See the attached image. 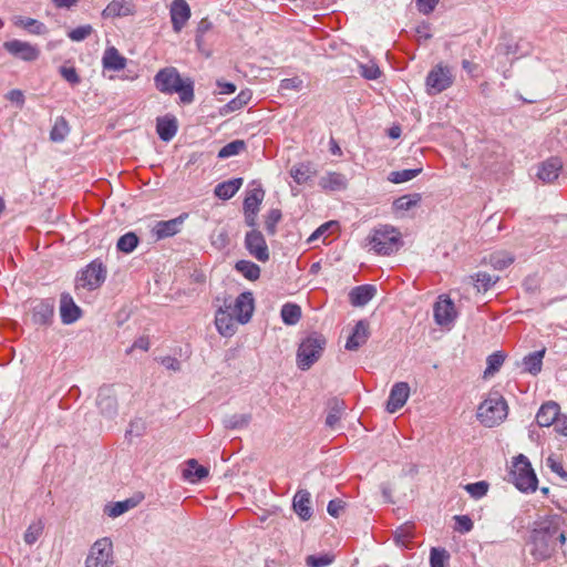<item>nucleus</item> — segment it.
<instances>
[{
  "label": "nucleus",
  "instance_id": "1",
  "mask_svg": "<svg viewBox=\"0 0 567 567\" xmlns=\"http://www.w3.org/2000/svg\"><path fill=\"white\" fill-rule=\"evenodd\" d=\"M561 517L558 515L547 516L536 522L530 532V555L535 560L544 561L550 558L556 551V540L560 545L566 543L565 533L560 530Z\"/></svg>",
  "mask_w": 567,
  "mask_h": 567
},
{
  "label": "nucleus",
  "instance_id": "2",
  "mask_svg": "<svg viewBox=\"0 0 567 567\" xmlns=\"http://www.w3.org/2000/svg\"><path fill=\"white\" fill-rule=\"evenodd\" d=\"M248 291L241 292L235 301L225 299L224 305L219 307L215 316V326L223 337L235 334L239 323L248 322Z\"/></svg>",
  "mask_w": 567,
  "mask_h": 567
},
{
  "label": "nucleus",
  "instance_id": "3",
  "mask_svg": "<svg viewBox=\"0 0 567 567\" xmlns=\"http://www.w3.org/2000/svg\"><path fill=\"white\" fill-rule=\"evenodd\" d=\"M155 87L164 94H178L183 104L194 101V82L190 78H182L174 66L161 69L154 76Z\"/></svg>",
  "mask_w": 567,
  "mask_h": 567
},
{
  "label": "nucleus",
  "instance_id": "4",
  "mask_svg": "<svg viewBox=\"0 0 567 567\" xmlns=\"http://www.w3.org/2000/svg\"><path fill=\"white\" fill-rule=\"evenodd\" d=\"M508 414V405L506 400L498 392H492L478 405L477 419L487 427L499 425Z\"/></svg>",
  "mask_w": 567,
  "mask_h": 567
},
{
  "label": "nucleus",
  "instance_id": "5",
  "mask_svg": "<svg viewBox=\"0 0 567 567\" xmlns=\"http://www.w3.org/2000/svg\"><path fill=\"white\" fill-rule=\"evenodd\" d=\"M368 243L378 255L389 256L402 246L401 233L392 226L383 225L371 233Z\"/></svg>",
  "mask_w": 567,
  "mask_h": 567
},
{
  "label": "nucleus",
  "instance_id": "6",
  "mask_svg": "<svg viewBox=\"0 0 567 567\" xmlns=\"http://www.w3.org/2000/svg\"><path fill=\"white\" fill-rule=\"evenodd\" d=\"M327 344L326 338L319 332H311L299 344L297 364L301 370L310 369L321 357Z\"/></svg>",
  "mask_w": 567,
  "mask_h": 567
},
{
  "label": "nucleus",
  "instance_id": "7",
  "mask_svg": "<svg viewBox=\"0 0 567 567\" xmlns=\"http://www.w3.org/2000/svg\"><path fill=\"white\" fill-rule=\"evenodd\" d=\"M509 476L513 484L520 492L532 493L537 489V476L529 460L523 454L514 458Z\"/></svg>",
  "mask_w": 567,
  "mask_h": 567
},
{
  "label": "nucleus",
  "instance_id": "8",
  "mask_svg": "<svg viewBox=\"0 0 567 567\" xmlns=\"http://www.w3.org/2000/svg\"><path fill=\"white\" fill-rule=\"evenodd\" d=\"M454 75L452 69L441 63L430 70L425 79L426 92L429 95H436L452 86Z\"/></svg>",
  "mask_w": 567,
  "mask_h": 567
},
{
  "label": "nucleus",
  "instance_id": "9",
  "mask_svg": "<svg viewBox=\"0 0 567 567\" xmlns=\"http://www.w3.org/2000/svg\"><path fill=\"white\" fill-rule=\"evenodd\" d=\"M106 274L107 270L103 262L97 259L93 260L79 274L76 278V289H97L105 281Z\"/></svg>",
  "mask_w": 567,
  "mask_h": 567
},
{
  "label": "nucleus",
  "instance_id": "10",
  "mask_svg": "<svg viewBox=\"0 0 567 567\" xmlns=\"http://www.w3.org/2000/svg\"><path fill=\"white\" fill-rule=\"evenodd\" d=\"M113 545L109 538L97 539L85 559V567H111L113 565Z\"/></svg>",
  "mask_w": 567,
  "mask_h": 567
},
{
  "label": "nucleus",
  "instance_id": "11",
  "mask_svg": "<svg viewBox=\"0 0 567 567\" xmlns=\"http://www.w3.org/2000/svg\"><path fill=\"white\" fill-rule=\"evenodd\" d=\"M4 50L14 58L25 62H32L39 59L40 50L37 45L21 40H9L3 43Z\"/></svg>",
  "mask_w": 567,
  "mask_h": 567
},
{
  "label": "nucleus",
  "instance_id": "12",
  "mask_svg": "<svg viewBox=\"0 0 567 567\" xmlns=\"http://www.w3.org/2000/svg\"><path fill=\"white\" fill-rule=\"evenodd\" d=\"M96 405L100 413L106 419H113L117 415V399L113 388H100L96 398Z\"/></svg>",
  "mask_w": 567,
  "mask_h": 567
},
{
  "label": "nucleus",
  "instance_id": "13",
  "mask_svg": "<svg viewBox=\"0 0 567 567\" xmlns=\"http://www.w3.org/2000/svg\"><path fill=\"white\" fill-rule=\"evenodd\" d=\"M54 300L51 298L38 300L32 307V321L38 326H50L54 317Z\"/></svg>",
  "mask_w": 567,
  "mask_h": 567
},
{
  "label": "nucleus",
  "instance_id": "14",
  "mask_svg": "<svg viewBox=\"0 0 567 567\" xmlns=\"http://www.w3.org/2000/svg\"><path fill=\"white\" fill-rule=\"evenodd\" d=\"M410 396V385L406 382H396L392 385L386 401V411L395 413L404 406Z\"/></svg>",
  "mask_w": 567,
  "mask_h": 567
},
{
  "label": "nucleus",
  "instance_id": "15",
  "mask_svg": "<svg viewBox=\"0 0 567 567\" xmlns=\"http://www.w3.org/2000/svg\"><path fill=\"white\" fill-rule=\"evenodd\" d=\"M187 214H181L176 218L169 220H161L153 227V234L157 239L172 237L181 231V227L187 218Z\"/></svg>",
  "mask_w": 567,
  "mask_h": 567
},
{
  "label": "nucleus",
  "instance_id": "16",
  "mask_svg": "<svg viewBox=\"0 0 567 567\" xmlns=\"http://www.w3.org/2000/svg\"><path fill=\"white\" fill-rule=\"evenodd\" d=\"M434 319L439 326H447L456 318L455 306L450 298L440 297L434 305Z\"/></svg>",
  "mask_w": 567,
  "mask_h": 567
},
{
  "label": "nucleus",
  "instance_id": "17",
  "mask_svg": "<svg viewBox=\"0 0 567 567\" xmlns=\"http://www.w3.org/2000/svg\"><path fill=\"white\" fill-rule=\"evenodd\" d=\"M82 310L75 305L72 296L68 292L61 293L60 297V317L64 324H72L80 319Z\"/></svg>",
  "mask_w": 567,
  "mask_h": 567
},
{
  "label": "nucleus",
  "instance_id": "18",
  "mask_svg": "<svg viewBox=\"0 0 567 567\" xmlns=\"http://www.w3.org/2000/svg\"><path fill=\"white\" fill-rule=\"evenodd\" d=\"M370 337V324L365 319L359 320L352 333L349 336L346 342V349L349 351H357L362 347Z\"/></svg>",
  "mask_w": 567,
  "mask_h": 567
},
{
  "label": "nucleus",
  "instance_id": "19",
  "mask_svg": "<svg viewBox=\"0 0 567 567\" xmlns=\"http://www.w3.org/2000/svg\"><path fill=\"white\" fill-rule=\"evenodd\" d=\"M190 18V8L185 0H174L171 6V20L173 30L181 32Z\"/></svg>",
  "mask_w": 567,
  "mask_h": 567
},
{
  "label": "nucleus",
  "instance_id": "20",
  "mask_svg": "<svg viewBox=\"0 0 567 567\" xmlns=\"http://www.w3.org/2000/svg\"><path fill=\"white\" fill-rule=\"evenodd\" d=\"M560 415V406L555 401L543 403L536 414V422L540 427L553 425Z\"/></svg>",
  "mask_w": 567,
  "mask_h": 567
},
{
  "label": "nucleus",
  "instance_id": "21",
  "mask_svg": "<svg viewBox=\"0 0 567 567\" xmlns=\"http://www.w3.org/2000/svg\"><path fill=\"white\" fill-rule=\"evenodd\" d=\"M178 131V121L175 115L166 114L156 120V132L163 142H169Z\"/></svg>",
  "mask_w": 567,
  "mask_h": 567
},
{
  "label": "nucleus",
  "instance_id": "22",
  "mask_svg": "<svg viewBox=\"0 0 567 567\" xmlns=\"http://www.w3.org/2000/svg\"><path fill=\"white\" fill-rule=\"evenodd\" d=\"M292 507L300 519H310L312 516L310 493L306 489H299L293 496Z\"/></svg>",
  "mask_w": 567,
  "mask_h": 567
},
{
  "label": "nucleus",
  "instance_id": "23",
  "mask_svg": "<svg viewBox=\"0 0 567 567\" xmlns=\"http://www.w3.org/2000/svg\"><path fill=\"white\" fill-rule=\"evenodd\" d=\"M135 13L132 0H112L102 11L103 18L127 17Z\"/></svg>",
  "mask_w": 567,
  "mask_h": 567
},
{
  "label": "nucleus",
  "instance_id": "24",
  "mask_svg": "<svg viewBox=\"0 0 567 567\" xmlns=\"http://www.w3.org/2000/svg\"><path fill=\"white\" fill-rule=\"evenodd\" d=\"M250 256L266 262L269 260V249L264 235L257 229H250Z\"/></svg>",
  "mask_w": 567,
  "mask_h": 567
},
{
  "label": "nucleus",
  "instance_id": "25",
  "mask_svg": "<svg viewBox=\"0 0 567 567\" xmlns=\"http://www.w3.org/2000/svg\"><path fill=\"white\" fill-rule=\"evenodd\" d=\"M318 185L326 192H339L347 188L348 179L341 173L328 172L320 177Z\"/></svg>",
  "mask_w": 567,
  "mask_h": 567
},
{
  "label": "nucleus",
  "instance_id": "26",
  "mask_svg": "<svg viewBox=\"0 0 567 567\" xmlns=\"http://www.w3.org/2000/svg\"><path fill=\"white\" fill-rule=\"evenodd\" d=\"M561 168V159L558 157H550L542 163L537 176L545 183H551L558 178Z\"/></svg>",
  "mask_w": 567,
  "mask_h": 567
},
{
  "label": "nucleus",
  "instance_id": "27",
  "mask_svg": "<svg viewBox=\"0 0 567 567\" xmlns=\"http://www.w3.org/2000/svg\"><path fill=\"white\" fill-rule=\"evenodd\" d=\"M377 289L372 285H361L351 289L349 299L352 306L363 307L375 296Z\"/></svg>",
  "mask_w": 567,
  "mask_h": 567
},
{
  "label": "nucleus",
  "instance_id": "28",
  "mask_svg": "<svg viewBox=\"0 0 567 567\" xmlns=\"http://www.w3.org/2000/svg\"><path fill=\"white\" fill-rule=\"evenodd\" d=\"M316 173L317 171L310 162L296 164L289 172L292 179L299 185L308 183Z\"/></svg>",
  "mask_w": 567,
  "mask_h": 567
},
{
  "label": "nucleus",
  "instance_id": "29",
  "mask_svg": "<svg viewBox=\"0 0 567 567\" xmlns=\"http://www.w3.org/2000/svg\"><path fill=\"white\" fill-rule=\"evenodd\" d=\"M208 476V470L199 465L194 458L186 462V466L183 470V478L189 483H198L203 478Z\"/></svg>",
  "mask_w": 567,
  "mask_h": 567
},
{
  "label": "nucleus",
  "instance_id": "30",
  "mask_svg": "<svg viewBox=\"0 0 567 567\" xmlns=\"http://www.w3.org/2000/svg\"><path fill=\"white\" fill-rule=\"evenodd\" d=\"M265 189L257 181L250 182V227L255 226L254 217L259 212V206L265 198Z\"/></svg>",
  "mask_w": 567,
  "mask_h": 567
},
{
  "label": "nucleus",
  "instance_id": "31",
  "mask_svg": "<svg viewBox=\"0 0 567 567\" xmlns=\"http://www.w3.org/2000/svg\"><path fill=\"white\" fill-rule=\"evenodd\" d=\"M103 68L112 71H120L126 66V58L120 54L116 48H107L102 59Z\"/></svg>",
  "mask_w": 567,
  "mask_h": 567
},
{
  "label": "nucleus",
  "instance_id": "32",
  "mask_svg": "<svg viewBox=\"0 0 567 567\" xmlns=\"http://www.w3.org/2000/svg\"><path fill=\"white\" fill-rule=\"evenodd\" d=\"M243 182L244 179L239 177L219 183L215 187L214 193L218 198L229 199L239 190L240 186L243 185Z\"/></svg>",
  "mask_w": 567,
  "mask_h": 567
},
{
  "label": "nucleus",
  "instance_id": "33",
  "mask_svg": "<svg viewBox=\"0 0 567 567\" xmlns=\"http://www.w3.org/2000/svg\"><path fill=\"white\" fill-rule=\"evenodd\" d=\"M545 355V349L539 351H534L523 359V370L524 372H528L533 375L538 374L542 371L543 367V358Z\"/></svg>",
  "mask_w": 567,
  "mask_h": 567
},
{
  "label": "nucleus",
  "instance_id": "34",
  "mask_svg": "<svg viewBox=\"0 0 567 567\" xmlns=\"http://www.w3.org/2000/svg\"><path fill=\"white\" fill-rule=\"evenodd\" d=\"M344 409L346 406L343 401L336 398L330 400L328 413L326 416V425L330 429H334L341 420Z\"/></svg>",
  "mask_w": 567,
  "mask_h": 567
},
{
  "label": "nucleus",
  "instance_id": "35",
  "mask_svg": "<svg viewBox=\"0 0 567 567\" xmlns=\"http://www.w3.org/2000/svg\"><path fill=\"white\" fill-rule=\"evenodd\" d=\"M280 317L285 324L295 326L301 319V308L297 303L287 302L281 307Z\"/></svg>",
  "mask_w": 567,
  "mask_h": 567
},
{
  "label": "nucleus",
  "instance_id": "36",
  "mask_svg": "<svg viewBox=\"0 0 567 567\" xmlns=\"http://www.w3.org/2000/svg\"><path fill=\"white\" fill-rule=\"evenodd\" d=\"M13 23L17 27L28 30L32 34H44L47 32L44 23L32 18L17 16L13 18Z\"/></svg>",
  "mask_w": 567,
  "mask_h": 567
},
{
  "label": "nucleus",
  "instance_id": "37",
  "mask_svg": "<svg viewBox=\"0 0 567 567\" xmlns=\"http://www.w3.org/2000/svg\"><path fill=\"white\" fill-rule=\"evenodd\" d=\"M137 501L134 498H127L122 502H115L112 504H109L104 508V513L112 518L118 517L122 514L126 513L127 511L134 508L137 505Z\"/></svg>",
  "mask_w": 567,
  "mask_h": 567
},
{
  "label": "nucleus",
  "instance_id": "38",
  "mask_svg": "<svg viewBox=\"0 0 567 567\" xmlns=\"http://www.w3.org/2000/svg\"><path fill=\"white\" fill-rule=\"evenodd\" d=\"M413 536V525L408 523L399 526L393 535L395 544L403 548L410 547Z\"/></svg>",
  "mask_w": 567,
  "mask_h": 567
},
{
  "label": "nucleus",
  "instance_id": "39",
  "mask_svg": "<svg viewBox=\"0 0 567 567\" xmlns=\"http://www.w3.org/2000/svg\"><path fill=\"white\" fill-rule=\"evenodd\" d=\"M43 530H44V523L41 518L32 522L28 526V528L23 535L24 543L29 546L33 545L41 537V535L43 534Z\"/></svg>",
  "mask_w": 567,
  "mask_h": 567
},
{
  "label": "nucleus",
  "instance_id": "40",
  "mask_svg": "<svg viewBox=\"0 0 567 567\" xmlns=\"http://www.w3.org/2000/svg\"><path fill=\"white\" fill-rule=\"evenodd\" d=\"M69 132L70 127L68 121L63 116H60L55 120L54 125L52 126L50 140L52 142H62L65 140Z\"/></svg>",
  "mask_w": 567,
  "mask_h": 567
},
{
  "label": "nucleus",
  "instance_id": "41",
  "mask_svg": "<svg viewBox=\"0 0 567 567\" xmlns=\"http://www.w3.org/2000/svg\"><path fill=\"white\" fill-rule=\"evenodd\" d=\"M422 172V167L419 168H411V169H402V171H394L391 172L388 176V181L393 184H402L405 182H409L416 176H419Z\"/></svg>",
  "mask_w": 567,
  "mask_h": 567
},
{
  "label": "nucleus",
  "instance_id": "42",
  "mask_svg": "<svg viewBox=\"0 0 567 567\" xmlns=\"http://www.w3.org/2000/svg\"><path fill=\"white\" fill-rule=\"evenodd\" d=\"M505 361V354L502 351H496L492 354H489L486 359V369L484 371V377H492L496 372L499 371L501 367L503 365Z\"/></svg>",
  "mask_w": 567,
  "mask_h": 567
},
{
  "label": "nucleus",
  "instance_id": "43",
  "mask_svg": "<svg viewBox=\"0 0 567 567\" xmlns=\"http://www.w3.org/2000/svg\"><path fill=\"white\" fill-rule=\"evenodd\" d=\"M138 241L137 235L128 231L118 238L116 248L122 252L130 254L137 247Z\"/></svg>",
  "mask_w": 567,
  "mask_h": 567
},
{
  "label": "nucleus",
  "instance_id": "44",
  "mask_svg": "<svg viewBox=\"0 0 567 567\" xmlns=\"http://www.w3.org/2000/svg\"><path fill=\"white\" fill-rule=\"evenodd\" d=\"M421 199L422 197L417 193L403 195L393 202V207L396 210H409L412 207L416 206L421 202Z\"/></svg>",
  "mask_w": 567,
  "mask_h": 567
},
{
  "label": "nucleus",
  "instance_id": "45",
  "mask_svg": "<svg viewBox=\"0 0 567 567\" xmlns=\"http://www.w3.org/2000/svg\"><path fill=\"white\" fill-rule=\"evenodd\" d=\"M450 554L445 548L433 547L430 551L431 567H446Z\"/></svg>",
  "mask_w": 567,
  "mask_h": 567
},
{
  "label": "nucleus",
  "instance_id": "46",
  "mask_svg": "<svg viewBox=\"0 0 567 567\" xmlns=\"http://www.w3.org/2000/svg\"><path fill=\"white\" fill-rule=\"evenodd\" d=\"M282 214L278 208L270 209L265 216V229L269 236L277 233V225L281 220Z\"/></svg>",
  "mask_w": 567,
  "mask_h": 567
},
{
  "label": "nucleus",
  "instance_id": "47",
  "mask_svg": "<svg viewBox=\"0 0 567 567\" xmlns=\"http://www.w3.org/2000/svg\"><path fill=\"white\" fill-rule=\"evenodd\" d=\"M245 142L240 140L233 141L225 146H223L218 152L219 158H228L230 156L239 154V152L245 150Z\"/></svg>",
  "mask_w": 567,
  "mask_h": 567
},
{
  "label": "nucleus",
  "instance_id": "48",
  "mask_svg": "<svg viewBox=\"0 0 567 567\" xmlns=\"http://www.w3.org/2000/svg\"><path fill=\"white\" fill-rule=\"evenodd\" d=\"M488 487L489 485L485 481L470 483L464 486L465 491L475 499H480L485 496L488 492Z\"/></svg>",
  "mask_w": 567,
  "mask_h": 567
},
{
  "label": "nucleus",
  "instance_id": "49",
  "mask_svg": "<svg viewBox=\"0 0 567 567\" xmlns=\"http://www.w3.org/2000/svg\"><path fill=\"white\" fill-rule=\"evenodd\" d=\"M497 280L498 277H494L487 272L480 271L475 275V287L478 291H487Z\"/></svg>",
  "mask_w": 567,
  "mask_h": 567
},
{
  "label": "nucleus",
  "instance_id": "50",
  "mask_svg": "<svg viewBox=\"0 0 567 567\" xmlns=\"http://www.w3.org/2000/svg\"><path fill=\"white\" fill-rule=\"evenodd\" d=\"M491 265L498 270H503L514 262V258L506 252H496L489 257Z\"/></svg>",
  "mask_w": 567,
  "mask_h": 567
},
{
  "label": "nucleus",
  "instance_id": "51",
  "mask_svg": "<svg viewBox=\"0 0 567 567\" xmlns=\"http://www.w3.org/2000/svg\"><path fill=\"white\" fill-rule=\"evenodd\" d=\"M333 558L330 554L309 555L306 558V564L309 567H326L333 561Z\"/></svg>",
  "mask_w": 567,
  "mask_h": 567
},
{
  "label": "nucleus",
  "instance_id": "52",
  "mask_svg": "<svg viewBox=\"0 0 567 567\" xmlns=\"http://www.w3.org/2000/svg\"><path fill=\"white\" fill-rule=\"evenodd\" d=\"M93 32L91 24L80 25L68 33V37L75 42H80L90 37Z\"/></svg>",
  "mask_w": 567,
  "mask_h": 567
},
{
  "label": "nucleus",
  "instance_id": "53",
  "mask_svg": "<svg viewBox=\"0 0 567 567\" xmlns=\"http://www.w3.org/2000/svg\"><path fill=\"white\" fill-rule=\"evenodd\" d=\"M303 86V81L299 76L287 78L280 81L279 89L281 91L299 92Z\"/></svg>",
  "mask_w": 567,
  "mask_h": 567
},
{
  "label": "nucleus",
  "instance_id": "54",
  "mask_svg": "<svg viewBox=\"0 0 567 567\" xmlns=\"http://www.w3.org/2000/svg\"><path fill=\"white\" fill-rule=\"evenodd\" d=\"M59 72L61 76L71 85H78L81 82V78L74 66L62 65Z\"/></svg>",
  "mask_w": 567,
  "mask_h": 567
},
{
  "label": "nucleus",
  "instance_id": "55",
  "mask_svg": "<svg viewBox=\"0 0 567 567\" xmlns=\"http://www.w3.org/2000/svg\"><path fill=\"white\" fill-rule=\"evenodd\" d=\"M360 74L367 80H377L381 75L380 68L375 63L361 64Z\"/></svg>",
  "mask_w": 567,
  "mask_h": 567
},
{
  "label": "nucleus",
  "instance_id": "56",
  "mask_svg": "<svg viewBox=\"0 0 567 567\" xmlns=\"http://www.w3.org/2000/svg\"><path fill=\"white\" fill-rule=\"evenodd\" d=\"M455 520V530L458 533L465 534L473 529V522L467 515H456L454 516Z\"/></svg>",
  "mask_w": 567,
  "mask_h": 567
},
{
  "label": "nucleus",
  "instance_id": "57",
  "mask_svg": "<svg viewBox=\"0 0 567 567\" xmlns=\"http://www.w3.org/2000/svg\"><path fill=\"white\" fill-rule=\"evenodd\" d=\"M338 228H339L338 221H334V220L327 221V223L322 224L320 227H318L312 233V235L309 237L308 240L315 241L316 239L320 238L321 236H324L327 234V231H329L331 229H338Z\"/></svg>",
  "mask_w": 567,
  "mask_h": 567
},
{
  "label": "nucleus",
  "instance_id": "58",
  "mask_svg": "<svg viewBox=\"0 0 567 567\" xmlns=\"http://www.w3.org/2000/svg\"><path fill=\"white\" fill-rule=\"evenodd\" d=\"M344 505H346V503L342 499H339V498L331 499L328 504L327 511L330 516L337 518L343 512Z\"/></svg>",
  "mask_w": 567,
  "mask_h": 567
},
{
  "label": "nucleus",
  "instance_id": "59",
  "mask_svg": "<svg viewBox=\"0 0 567 567\" xmlns=\"http://www.w3.org/2000/svg\"><path fill=\"white\" fill-rule=\"evenodd\" d=\"M439 0H416V8L423 14H430L434 11Z\"/></svg>",
  "mask_w": 567,
  "mask_h": 567
},
{
  "label": "nucleus",
  "instance_id": "60",
  "mask_svg": "<svg viewBox=\"0 0 567 567\" xmlns=\"http://www.w3.org/2000/svg\"><path fill=\"white\" fill-rule=\"evenodd\" d=\"M547 465L548 467L554 472L556 473L557 475H559L565 482H567V472L564 470L563 465L560 462L556 461L555 458H553L551 456H549L547 458Z\"/></svg>",
  "mask_w": 567,
  "mask_h": 567
},
{
  "label": "nucleus",
  "instance_id": "61",
  "mask_svg": "<svg viewBox=\"0 0 567 567\" xmlns=\"http://www.w3.org/2000/svg\"><path fill=\"white\" fill-rule=\"evenodd\" d=\"M246 422L245 416L233 415L224 421L225 426L228 429L241 427Z\"/></svg>",
  "mask_w": 567,
  "mask_h": 567
},
{
  "label": "nucleus",
  "instance_id": "62",
  "mask_svg": "<svg viewBox=\"0 0 567 567\" xmlns=\"http://www.w3.org/2000/svg\"><path fill=\"white\" fill-rule=\"evenodd\" d=\"M134 349H141L143 351H147L150 349V340L146 337H140L134 341L130 349H127L126 353H131Z\"/></svg>",
  "mask_w": 567,
  "mask_h": 567
},
{
  "label": "nucleus",
  "instance_id": "63",
  "mask_svg": "<svg viewBox=\"0 0 567 567\" xmlns=\"http://www.w3.org/2000/svg\"><path fill=\"white\" fill-rule=\"evenodd\" d=\"M161 363L167 369L173 371H178L181 369V362L174 357H164L161 360Z\"/></svg>",
  "mask_w": 567,
  "mask_h": 567
},
{
  "label": "nucleus",
  "instance_id": "64",
  "mask_svg": "<svg viewBox=\"0 0 567 567\" xmlns=\"http://www.w3.org/2000/svg\"><path fill=\"white\" fill-rule=\"evenodd\" d=\"M7 99L9 101H11L12 103H16L20 106H22L24 103V95H23L22 91H20L18 89L9 91L7 94Z\"/></svg>",
  "mask_w": 567,
  "mask_h": 567
}]
</instances>
